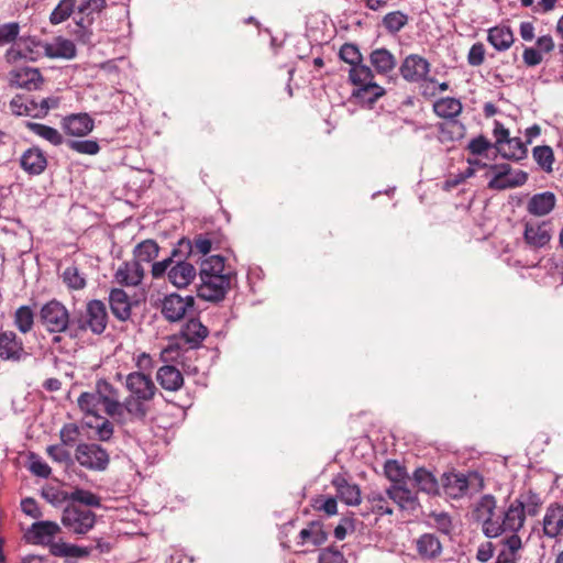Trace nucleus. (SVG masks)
Masks as SVG:
<instances>
[{
  "mask_svg": "<svg viewBox=\"0 0 563 563\" xmlns=\"http://www.w3.org/2000/svg\"><path fill=\"white\" fill-rule=\"evenodd\" d=\"M125 388L130 393L125 398L130 423L143 422L150 411L148 402L157 391L152 377L143 372H132L125 377Z\"/></svg>",
  "mask_w": 563,
  "mask_h": 563,
  "instance_id": "nucleus-1",
  "label": "nucleus"
},
{
  "mask_svg": "<svg viewBox=\"0 0 563 563\" xmlns=\"http://www.w3.org/2000/svg\"><path fill=\"white\" fill-rule=\"evenodd\" d=\"M38 321L46 332L55 334L54 343L60 341V333H68L70 338L77 336L68 309L57 299H52L41 307Z\"/></svg>",
  "mask_w": 563,
  "mask_h": 563,
  "instance_id": "nucleus-2",
  "label": "nucleus"
},
{
  "mask_svg": "<svg viewBox=\"0 0 563 563\" xmlns=\"http://www.w3.org/2000/svg\"><path fill=\"white\" fill-rule=\"evenodd\" d=\"M75 333L90 331L93 334H102L108 325V311L106 303L98 299L89 300L85 310L73 319Z\"/></svg>",
  "mask_w": 563,
  "mask_h": 563,
  "instance_id": "nucleus-3",
  "label": "nucleus"
},
{
  "mask_svg": "<svg viewBox=\"0 0 563 563\" xmlns=\"http://www.w3.org/2000/svg\"><path fill=\"white\" fill-rule=\"evenodd\" d=\"M99 389V396L102 398L104 412L117 423L126 426L130 423L128 409H125V399L120 400V393L112 384L106 379H99L96 383Z\"/></svg>",
  "mask_w": 563,
  "mask_h": 563,
  "instance_id": "nucleus-4",
  "label": "nucleus"
},
{
  "mask_svg": "<svg viewBox=\"0 0 563 563\" xmlns=\"http://www.w3.org/2000/svg\"><path fill=\"white\" fill-rule=\"evenodd\" d=\"M106 7V0H85L78 7V13L75 18V26L70 33L81 43H89L92 32L90 30L93 23V14L101 12Z\"/></svg>",
  "mask_w": 563,
  "mask_h": 563,
  "instance_id": "nucleus-5",
  "label": "nucleus"
},
{
  "mask_svg": "<svg viewBox=\"0 0 563 563\" xmlns=\"http://www.w3.org/2000/svg\"><path fill=\"white\" fill-rule=\"evenodd\" d=\"M474 516L482 522L483 533L487 538H497L500 536V526L498 520L501 518L497 512V501L493 495H484L477 501Z\"/></svg>",
  "mask_w": 563,
  "mask_h": 563,
  "instance_id": "nucleus-6",
  "label": "nucleus"
},
{
  "mask_svg": "<svg viewBox=\"0 0 563 563\" xmlns=\"http://www.w3.org/2000/svg\"><path fill=\"white\" fill-rule=\"evenodd\" d=\"M96 522V515L87 508L76 504H68L63 511L62 523L69 531L85 534L91 530Z\"/></svg>",
  "mask_w": 563,
  "mask_h": 563,
  "instance_id": "nucleus-7",
  "label": "nucleus"
},
{
  "mask_svg": "<svg viewBox=\"0 0 563 563\" xmlns=\"http://www.w3.org/2000/svg\"><path fill=\"white\" fill-rule=\"evenodd\" d=\"M494 176L488 181V188L505 190L519 187L526 184L528 174L523 170H512L509 164L492 165Z\"/></svg>",
  "mask_w": 563,
  "mask_h": 563,
  "instance_id": "nucleus-8",
  "label": "nucleus"
},
{
  "mask_svg": "<svg viewBox=\"0 0 563 563\" xmlns=\"http://www.w3.org/2000/svg\"><path fill=\"white\" fill-rule=\"evenodd\" d=\"M77 462L92 471H104L109 464L108 452L96 443H80L76 448Z\"/></svg>",
  "mask_w": 563,
  "mask_h": 563,
  "instance_id": "nucleus-9",
  "label": "nucleus"
},
{
  "mask_svg": "<svg viewBox=\"0 0 563 563\" xmlns=\"http://www.w3.org/2000/svg\"><path fill=\"white\" fill-rule=\"evenodd\" d=\"M194 305L195 298L192 296L181 297L178 294H169L162 300L161 312L166 320L176 322L184 319L194 308Z\"/></svg>",
  "mask_w": 563,
  "mask_h": 563,
  "instance_id": "nucleus-10",
  "label": "nucleus"
},
{
  "mask_svg": "<svg viewBox=\"0 0 563 563\" xmlns=\"http://www.w3.org/2000/svg\"><path fill=\"white\" fill-rule=\"evenodd\" d=\"M29 356L23 340L14 331L0 332V360L19 363Z\"/></svg>",
  "mask_w": 563,
  "mask_h": 563,
  "instance_id": "nucleus-11",
  "label": "nucleus"
},
{
  "mask_svg": "<svg viewBox=\"0 0 563 563\" xmlns=\"http://www.w3.org/2000/svg\"><path fill=\"white\" fill-rule=\"evenodd\" d=\"M201 284L198 294L209 301L222 300L231 286V275L199 276Z\"/></svg>",
  "mask_w": 563,
  "mask_h": 563,
  "instance_id": "nucleus-12",
  "label": "nucleus"
},
{
  "mask_svg": "<svg viewBox=\"0 0 563 563\" xmlns=\"http://www.w3.org/2000/svg\"><path fill=\"white\" fill-rule=\"evenodd\" d=\"M553 233L551 221H527L525 224L523 240L533 250L547 246Z\"/></svg>",
  "mask_w": 563,
  "mask_h": 563,
  "instance_id": "nucleus-13",
  "label": "nucleus"
},
{
  "mask_svg": "<svg viewBox=\"0 0 563 563\" xmlns=\"http://www.w3.org/2000/svg\"><path fill=\"white\" fill-rule=\"evenodd\" d=\"M499 516H501L498 520L500 534L505 532L517 534L526 520L525 503L520 498L515 499L506 510L499 512Z\"/></svg>",
  "mask_w": 563,
  "mask_h": 563,
  "instance_id": "nucleus-14",
  "label": "nucleus"
},
{
  "mask_svg": "<svg viewBox=\"0 0 563 563\" xmlns=\"http://www.w3.org/2000/svg\"><path fill=\"white\" fill-rule=\"evenodd\" d=\"M399 70L405 80L419 82L427 78L430 71V64L422 56L411 54L404 59Z\"/></svg>",
  "mask_w": 563,
  "mask_h": 563,
  "instance_id": "nucleus-15",
  "label": "nucleus"
},
{
  "mask_svg": "<svg viewBox=\"0 0 563 563\" xmlns=\"http://www.w3.org/2000/svg\"><path fill=\"white\" fill-rule=\"evenodd\" d=\"M185 255H178V260H174L173 266L168 269V280L177 288L187 287L196 277V267L186 262L183 257Z\"/></svg>",
  "mask_w": 563,
  "mask_h": 563,
  "instance_id": "nucleus-16",
  "label": "nucleus"
},
{
  "mask_svg": "<svg viewBox=\"0 0 563 563\" xmlns=\"http://www.w3.org/2000/svg\"><path fill=\"white\" fill-rule=\"evenodd\" d=\"M95 126L93 119L88 113H73L62 121L63 130L73 136H86Z\"/></svg>",
  "mask_w": 563,
  "mask_h": 563,
  "instance_id": "nucleus-17",
  "label": "nucleus"
},
{
  "mask_svg": "<svg viewBox=\"0 0 563 563\" xmlns=\"http://www.w3.org/2000/svg\"><path fill=\"white\" fill-rule=\"evenodd\" d=\"M144 276V268L139 262L122 263L114 274V279L122 286H137Z\"/></svg>",
  "mask_w": 563,
  "mask_h": 563,
  "instance_id": "nucleus-18",
  "label": "nucleus"
},
{
  "mask_svg": "<svg viewBox=\"0 0 563 563\" xmlns=\"http://www.w3.org/2000/svg\"><path fill=\"white\" fill-rule=\"evenodd\" d=\"M386 494L401 509L415 510L418 506L416 493L408 488L405 483L390 485L386 489Z\"/></svg>",
  "mask_w": 563,
  "mask_h": 563,
  "instance_id": "nucleus-19",
  "label": "nucleus"
},
{
  "mask_svg": "<svg viewBox=\"0 0 563 563\" xmlns=\"http://www.w3.org/2000/svg\"><path fill=\"white\" fill-rule=\"evenodd\" d=\"M109 305L112 314L120 321H126L132 313L129 295L121 288H113L109 294Z\"/></svg>",
  "mask_w": 563,
  "mask_h": 563,
  "instance_id": "nucleus-20",
  "label": "nucleus"
},
{
  "mask_svg": "<svg viewBox=\"0 0 563 563\" xmlns=\"http://www.w3.org/2000/svg\"><path fill=\"white\" fill-rule=\"evenodd\" d=\"M59 531L60 528L56 522L37 521L27 530V538L34 543L48 544Z\"/></svg>",
  "mask_w": 563,
  "mask_h": 563,
  "instance_id": "nucleus-21",
  "label": "nucleus"
},
{
  "mask_svg": "<svg viewBox=\"0 0 563 563\" xmlns=\"http://www.w3.org/2000/svg\"><path fill=\"white\" fill-rule=\"evenodd\" d=\"M416 550L422 560L433 561L442 553V544L433 533H423L415 541Z\"/></svg>",
  "mask_w": 563,
  "mask_h": 563,
  "instance_id": "nucleus-22",
  "label": "nucleus"
},
{
  "mask_svg": "<svg viewBox=\"0 0 563 563\" xmlns=\"http://www.w3.org/2000/svg\"><path fill=\"white\" fill-rule=\"evenodd\" d=\"M20 165L26 173L31 175H40L45 170L47 159L42 150L38 147H32L22 154Z\"/></svg>",
  "mask_w": 563,
  "mask_h": 563,
  "instance_id": "nucleus-23",
  "label": "nucleus"
},
{
  "mask_svg": "<svg viewBox=\"0 0 563 563\" xmlns=\"http://www.w3.org/2000/svg\"><path fill=\"white\" fill-rule=\"evenodd\" d=\"M556 205V197L551 191H543L533 195L528 203L527 210L530 214L536 217H544L549 214Z\"/></svg>",
  "mask_w": 563,
  "mask_h": 563,
  "instance_id": "nucleus-24",
  "label": "nucleus"
},
{
  "mask_svg": "<svg viewBox=\"0 0 563 563\" xmlns=\"http://www.w3.org/2000/svg\"><path fill=\"white\" fill-rule=\"evenodd\" d=\"M211 240L201 234L196 236L194 242L188 239H181L177 247L173 250V256H178L179 254L190 255L194 252L206 255L211 251Z\"/></svg>",
  "mask_w": 563,
  "mask_h": 563,
  "instance_id": "nucleus-25",
  "label": "nucleus"
},
{
  "mask_svg": "<svg viewBox=\"0 0 563 563\" xmlns=\"http://www.w3.org/2000/svg\"><path fill=\"white\" fill-rule=\"evenodd\" d=\"M156 379L159 385L169 391H176L184 385L183 374L173 365H164L158 368Z\"/></svg>",
  "mask_w": 563,
  "mask_h": 563,
  "instance_id": "nucleus-26",
  "label": "nucleus"
},
{
  "mask_svg": "<svg viewBox=\"0 0 563 563\" xmlns=\"http://www.w3.org/2000/svg\"><path fill=\"white\" fill-rule=\"evenodd\" d=\"M44 53L51 58H66L70 59L76 56L75 44L67 38L58 36L52 43L43 45Z\"/></svg>",
  "mask_w": 563,
  "mask_h": 563,
  "instance_id": "nucleus-27",
  "label": "nucleus"
},
{
  "mask_svg": "<svg viewBox=\"0 0 563 563\" xmlns=\"http://www.w3.org/2000/svg\"><path fill=\"white\" fill-rule=\"evenodd\" d=\"M299 545L311 544L319 547L323 544L328 539V533L323 529V525L320 521H311L299 532Z\"/></svg>",
  "mask_w": 563,
  "mask_h": 563,
  "instance_id": "nucleus-28",
  "label": "nucleus"
},
{
  "mask_svg": "<svg viewBox=\"0 0 563 563\" xmlns=\"http://www.w3.org/2000/svg\"><path fill=\"white\" fill-rule=\"evenodd\" d=\"M563 530V506H550L543 519L544 534L550 538H555Z\"/></svg>",
  "mask_w": 563,
  "mask_h": 563,
  "instance_id": "nucleus-29",
  "label": "nucleus"
},
{
  "mask_svg": "<svg viewBox=\"0 0 563 563\" xmlns=\"http://www.w3.org/2000/svg\"><path fill=\"white\" fill-rule=\"evenodd\" d=\"M487 41L499 52L507 51L514 44V33L509 26L497 25L488 30Z\"/></svg>",
  "mask_w": 563,
  "mask_h": 563,
  "instance_id": "nucleus-30",
  "label": "nucleus"
},
{
  "mask_svg": "<svg viewBox=\"0 0 563 563\" xmlns=\"http://www.w3.org/2000/svg\"><path fill=\"white\" fill-rule=\"evenodd\" d=\"M332 483L343 503L349 506H356L361 503V490L356 484H350L341 476L335 477Z\"/></svg>",
  "mask_w": 563,
  "mask_h": 563,
  "instance_id": "nucleus-31",
  "label": "nucleus"
},
{
  "mask_svg": "<svg viewBox=\"0 0 563 563\" xmlns=\"http://www.w3.org/2000/svg\"><path fill=\"white\" fill-rule=\"evenodd\" d=\"M77 405L85 416L98 417L99 406H102V398L99 396L97 386H95L93 391L81 393L77 399Z\"/></svg>",
  "mask_w": 563,
  "mask_h": 563,
  "instance_id": "nucleus-32",
  "label": "nucleus"
},
{
  "mask_svg": "<svg viewBox=\"0 0 563 563\" xmlns=\"http://www.w3.org/2000/svg\"><path fill=\"white\" fill-rule=\"evenodd\" d=\"M35 323V313L30 306H20L13 313V325L21 334L30 333Z\"/></svg>",
  "mask_w": 563,
  "mask_h": 563,
  "instance_id": "nucleus-33",
  "label": "nucleus"
},
{
  "mask_svg": "<svg viewBox=\"0 0 563 563\" xmlns=\"http://www.w3.org/2000/svg\"><path fill=\"white\" fill-rule=\"evenodd\" d=\"M369 60L378 74H388L396 66L394 55L386 48L374 49L369 55Z\"/></svg>",
  "mask_w": 563,
  "mask_h": 563,
  "instance_id": "nucleus-34",
  "label": "nucleus"
},
{
  "mask_svg": "<svg viewBox=\"0 0 563 563\" xmlns=\"http://www.w3.org/2000/svg\"><path fill=\"white\" fill-rule=\"evenodd\" d=\"M13 81L20 88L33 90L38 87L42 76L38 69L25 67L14 71Z\"/></svg>",
  "mask_w": 563,
  "mask_h": 563,
  "instance_id": "nucleus-35",
  "label": "nucleus"
},
{
  "mask_svg": "<svg viewBox=\"0 0 563 563\" xmlns=\"http://www.w3.org/2000/svg\"><path fill=\"white\" fill-rule=\"evenodd\" d=\"M504 549L499 552L495 563H517L518 551L521 549V539L511 534L503 541Z\"/></svg>",
  "mask_w": 563,
  "mask_h": 563,
  "instance_id": "nucleus-36",
  "label": "nucleus"
},
{
  "mask_svg": "<svg viewBox=\"0 0 563 563\" xmlns=\"http://www.w3.org/2000/svg\"><path fill=\"white\" fill-rule=\"evenodd\" d=\"M462 103L456 98H441L433 104V111L440 118L454 119L462 112Z\"/></svg>",
  "mask_w": 563,
  "mask_h": 563,
  "instance_id": "nucleus-37",
  "label": "nucleus"
},
{
  "mask_svg": "<svg viewBox=\"0 0 563 563\" xmlns=\"http://www.w3.org/2000/svg\"><path fill=\"white\" fill-rule=\"evenodd\" d=\"M444 488L449 496L453 498L461 497L467 492V477L461 473L448 474L444 477Z\"/></svg>",
  "mask_w": 563,
  "mask_h": 563,
  "instance_id": "nucleus-38",
  "label": "nucleus"
},
{
  "mask_svg": "<svg viewBox=\"0 0 563 563\" xmlns=\"http://www.w3.org/2000/svg\"><path fill=\"white\" fill-rule=\"evenodd\" d=\"M498 153L507 159L521 161L527 157L528 150L519 137H509Z\"/></svg>",
  "mask_w": 563,
  "mask_h": 563,
  "instance_id": "nucleus-39",
  "label": "nucleus"
},
{
  "mask_svg": "<svg viewBox=\"0 0 563 563\" xmlns=\"http://www.w3.org/2000/svg\"><path fill=\"white\" fill-rule=\"evenodd\" d=\"M186 341L192 345L200 344L208 335V329L198 319H190L183 329Z\"/></svg>",
  "mask_w": 563,
  "mask_h": 563,
  "instance_id": "nucleus-40",
  "label": "nucleus"
},
{
  "mask_svg": "<svg viewBox=\"0 0 563 563\" xmlns=\"http://www.w3.org/2000/svg\"><path fill=\"white\" fill-rule=\"evenodd\" d=\"M159 246L154 240H145L139 243L133 251L134 261L142 263H150L158 256Z\"/></svg>",
  "mask_w": 563,
  "mask_h": 563,
  "instance_id": "nucleus-41",
  "label": "nucleus"
},
{
  "mask_svg": "<svg viewBox=\"0 0 563 563\" xmlns=\"http://www.w3.org/2000/svg\"><path fill=\"white\" fill-rule=\"evenodd\" d=\"M385 93L383 87L371 82L353 91V97L362 104H372Z\"/></svg>",
  "mask_w": 563,
  "mask_h": 563,
  "instance_id": "nucleus-42",
  "label": "nucleus"
},
{
  "mask_svg": "<svg viewBox=\"0 0 563 563\" xmlns=\"http://www.w3.org/2000/svg\"><path fill=\"white\" fill-rule=\"evenodd\" d=\"M5 58L9 63H18L20 60H34L35 55L29 42L19 41L7 51Z\"/></svg>",
  "mask_w": 563,
  "mask_h": 563,
  "instance_id": "nucleus-43",
  "label": "nucleus"
},
{
  "mask_svg": "<svg viewBox=\"0 0 563 563\" xmlns=\"http://www.w3.org/2000/svg\"><path fill=\"white\" fill-rule=\"evenodd\" d=\"M27 128L37 136L46 140L54 146H58L63 143L64 137L59 133L58 130L55 128L42 124V123H35V122H29Z\"/></svg>",
  "mask_w": 563,
  "mask_h": 563,
  "instance_id": "nucleus-44",
  "label": "nucleus"
},
{
  "mask_svg": "<svg viewBox=\"0 0 563 563\" xmlns=\"http://www.w3.org/2000/svg\"><path fill=\"white\" fill-rule=\"evenodd\" d=\"M389 500L386 492L373 490L366 496V501L369 504L372 511L380 516L393 514Z\"/></svg>",
  "mask_w": 563,
  "mask_h": 563,
  "instance_id": "nucleus-45",
  "label": "nucleus"
},
{
  "mask_svg": "<svg viewBox=\"0 0 563 563\" xmlns=\"http://www.w3.org/2000/svg\"><path fill=\"white\" fill-rule=\"evenodd\" d=\"M532 157L543 172L549 174L553 170L554 153L550 146H548V145L536 146L532 150Z\"/></svg>",
  "mask_w": 563,
  "mask_h": 563,
  "instance_id": "nucleus-46",
  "label": "nucleus"
},
{
  "mask_svg": "<svg viewBox=\"0 0 563 563\" xmlns=\"http://www.w3.org/2000/svg\"><path fill=\"white\" fill-rule=\"evenodd\" d=\"M208 275H231L225 272L224 258L222 256L212 255L201 262L199 276Z\"/></svg>",
  "mask_w": 563,
  "mask_h": 563,
  "instance_id": "nucleus-47",
  "label": "nucleus"
},
{
  "mask_svg": "<svg viewBox=\"0 0 563 563\" xmlns=\"http://www.w3.org/2000/svg\"><path fill=\"white\" fill-rule=\"evenodd\" d=\"M413 482L419 490L427 494H434L438 490V483L432 473L424 468H418L413 473Z\"/></svg>",
  "mask_w": 563,
  "mask_h": 563,
  "instance_id": "nucleus-48",
  "label": "nucleus"
},
{
  "mask_svg": "<svg viewBox=\"0 0 563 563\" xmlns=\"http://www.w3.org/2000/svg\"><path fill=\"white\" fill-rule=\"evenodd\" d=\"M349 77L352 84L358 88L374 82V75L371 67L362 63L351 67Z\"/></svg>",
  "mask_w": 563,
  "mask_h": 563,
  "instance_id": "nucleus-49",
  "label": "nucleus"
},
{
  "mask_svg": "<svg viewBox=\"0 0 563 563\" xmlns=\"http://www.w3.org/2000/svg\"><path fill=\"white\" fill-rule=\"evenodd\" d=\"M76 0H60L49 15V22L54 25L65 22L74 12Z\"/></svg>",
  "mask_w": 563,
  "mask_h": 563,
  "instance_id": "nucleus-50",
  "label": "nucleus"
},
{
  "mask_svg": "<svg viewBox=\"0 0 563 563\" xmlns=\"http://www.w3.org/2000/svg\"><path fill=\"white\" fill-rule=\"evenodd\" d=\"M69 501H71L70 504H79L80 505H84L86 507H100L101 506V499L99 496H97L96 494L89 492V490H86V489H81V488H76L75 490H73L69 496Z\"/></svg>",
  "mask_w": 563,
  "mask_h": 563,
  "instance_id": "nucleus-51",
  "label": "nucleus"
},
{
  "mask_svg": "<svg viewBox=\"0 0 563 563\" xmlns=\"http://www.w3.org/2000/svg\"><path fill=\"white\" fill-rule=\"evenodd\" d=\"M95 418L97 420L96 424L87 421L86 426L96 430L97 438L100 441H109L112 438L114 431L113 422L101 416Z\"/></svg>",
  "mask_w": 563,
  "mask_h": 563,
  "instance_id": "nucleus-52",
  "label": "nucleus"
},
{
  "mask_svg": "<svg viewBox=\"0 0 563 563\" xmlns=\"http://www.w3.org/2000/svg\"><path fill=\"white\" fill-rule=\"evenodd\" d=\"M408 23V15L401 11L387 13L383 19V25L390 33L399 32Z\"/></svg>",
  "mask_w": 563,
  "mask_h": 563,
  "instance_id": "nucleus-53",
  "label": "nucleus"
},
{
  "mask_svg": "<svg viewBox=\"0 0 563 563\" xmlns=\"http://www.w3.org/2000/svg\"><path fill=\"white\" fill-rule=\"evenodd\" d=\"M63 280L69 288L77 290L86 286V279L76 266L65 268L63 272Z\"/></svg>",
  "mask_w": 563,
  "mask_h": 563,
  "instance_id": "nucleus-54",
  "label": "nucleus"
},
{
  "mask_svg": "<svg viewBox=\"0 0 563 563\" xmlns=\"http://www.w3.org/2000/svg\"><path fill=\"white\" fill-rule=\"evenodd\" d=\"M63 445L74 446L80 439V428L76 423H66L59 431Z\"/></svg>",
  "mask_w": 563,
  "mask_h": 563,
  "instance_id": "nucleus-55",
  "label": "nucleus"
},
{
  "mask_svg": "<svg viewBox=\"0 0 563 563\" xmlns=\"http://www.w3.org/2000/svg\"><path fill=\"white\" fill-rule=\"evenodd\" d=\"M29 471L42 478H47L52 472L49 465L34 453H31L29 457Z\"/></svg>",
  "mask_w": 563,
  "mask_h": 563,
  "instance_id": "nucleus-56",
  "label": "nucleus"
},
{
  "mask_svg": "<svg viewBox=\"0 0 563 563\" xmlns=\"http://www.w3.org/2000/svg\"><path fill=\"white\" fill-rule=\"evenodd\" d=\"M68 147L79 154L96 155L100 151V146L95 140L69 141Z\"/></svg>",
  "mask_w": 563,
  "mask_h": 563,
  "instance_id": "nucleus-57",
  "label": "nucleus"
},
{
  "mask_svg": "<svg viewBox=\"0 0 563 563\" xmlns=\"http://www.w3.org/2000/svg\"><path fill=\"white\" fill-rule=\"evenodd\" d=\"M340 58L345 63L350 64L351 67L362 63V55L356 45L351 43H345L340 48Z\"/></svg>",
  "mask_w": 563,
  "mask_h": 563,
  "instance_id": "nucleus-58",
  "label": "nucleus"
},
{
  "mask_svg": "<svg viewBox=\"0 0 563 563\" xmlns=\"http://www.w3.org/2000/svg\"><path fill=\"white\" fill-rule=\"evenodd\" d=\"M385 475L394 484H402L406 476L405 468L396 461H387L384 467Z\"/></svg>",
  "mask_w": 563,
  "mask_h": 563,
  "instance_id": "nucleus-59",
  "label": "nucleus"
},
{
  "mask_svg": "<svg viewBox=\"0 0 563 563\" xmlns=\"http://www.w3.org/2000/svg\"><path fill=\"white\" fill-rule=\"evenodd\" d=\"M344 554L334 547H328L320 551L319 563H345Z\"/></svg>",
  "mask_w": 563,
  "mask_h": 563,
  "instance_id": "nucleus-60",
  "label": "nucleus"
},
{
  "mask_svg": "<svg viewBox=\"0 0 563 563\" xmlns=\"http://www.w3.org/2000/svg\"><path fill=\"white\" fill-rule=\"evenodd\" d=\"M19 30V24L14 22L0 25V45L15 41Z\"/></svg>",
  "mask_w": 563,
  "mask_h": 563,
  "instance_id": "nucleus-61",
  "label": "nucleus"
},
{
  "mask_svg": "<svg viewBox=\"0 0 563 563\" xmlns=\"http://www.w3.org/2000/svg\"><path fill=\"white\" fill-rule=\"evenodd\" d=\"M62 444L48 445L46 449L47 455L58 463H67L70 461L71 456L68 450L64 448Z\"/></svg>",
  "mask_w": 563,
  "mask_h": 563,
  "instance_id": "nucleus-62",
  "label": "nucleus"
},
{
  "mask_svg": "<svg viewBox=\"0 0 563 563\" xmlns=\"http://www.w3.org/2000/svg\"><path fill=\"white\" fill-rule=\"evenodd\" d=\"M494 147L493 144L483 135H479L467 145V150L473 155H482L487 150Z\"/></svg>",
  "mask_w": 563,
  "mask_h": 563,
  "instance_id": "nucleus-63",
  "label": "nucleus"
},
{
  "mask_svg": "<svg viewBox=\"0 0 563 563\" xmlns=\"http://www.w3.org/2000/svg\"><path fill=\"white\" fill-rule=\"evenodd\" d=\"M485 60V47L482 43H475L470 48L467 62L472 66H481Z\"/></svg>",
  "mask_w": 563,
  "mask_h": 563,
  "instance_id": "nucleus-64",
  "label": "nucleus"
}]
</instances>
